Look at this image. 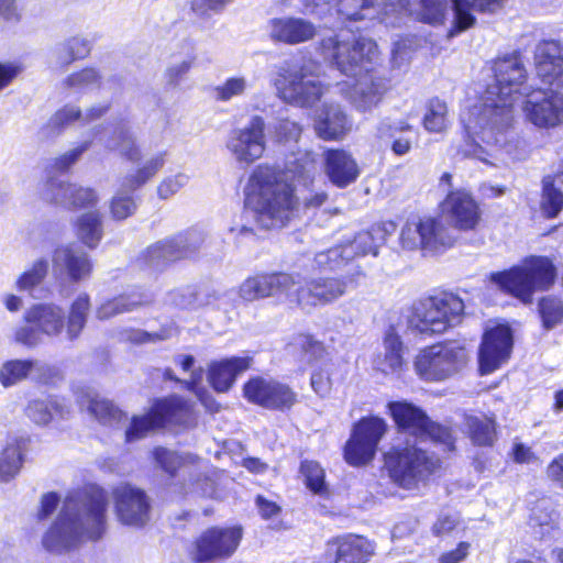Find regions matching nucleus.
Returning <instances> with one entry per match:
<instances>
[{
	"instance_id": "obj_1",
	"label": "nucleus",
	"mask_w": 563,
	"mask_h": 563,
	"mask_svg": "<svg viewBox=\"0 0 563 563\" xmlns=\"http://www.w3.org/2000/svg\"><path fill=\"white\" fill-rule=\"evenodd\" d=\"M493 70L494 81L487 86L484 101L462 115L467 139L460 153L486 164H490L488 156L492 154L478 141L511 154L514 106L523 95H529L525 86L527 71L518 55L498 58Z\"/></svg>"
},
{
	"instance_id": "obj_2",
	"label": "nucleus",
	"mask_w": 563,
	"mask_h": 563,
	"mask_svg": "<svg viewBox=\"0 0 563 563\" xmlns=\"http://www.w3.org/2000/svg\"><path fill=\"white\" fill-rule=\"evenodd\" d=\"M388 410L404 437L405 444H397L385 454V466L390 478L404 489H413L416 484L433 472L438 460L429 456L420 444L430 439L453 449V439L449 428L432 422L417 406L407 401H391Z\"/></svg>"
},
{
	"instance_id": "obj_3",
	"label": "nucleus",
	"mask_w": 563,
	"mask_h": 563,
	"mask_svg": "<svg viewBox=\"0 0 563 563\" xmlns=\"http://www.w3.org/2000/svg\"><path fill=\"white\" fill-rule=\"evenodd\" d=\"M104 495H43L40 519L47 518L60 506L56 522L43 536V547L63 553L79 543L100 539L107 529Z\"/></svg>"
},
{
	"instance_id": "obj_4",
	"label": "nucleus",
	"mask_w": 563,
	"mask_h": 563,
	"mask_svg": "<svg viewBox=\"0 0 563 563\" xmlns=\"http://www.w3.org/2000/svg\"><path fill=\"white\" fill-rule=\"evenodd\" d=\"M245 205L255 222L264 229L285 227L299 211L295 189L283 174L258 165L245 187Z\"/></svg>"
},
{
	"instance_id": "obj_5",
	"label": "nucleus",
	"mask_w": 563,
	"mask_h": 563,
	"mask_svg": "<svg viewBox=\"0 0 563 563\" xmlns=\"http://www.w3.org/2000/svg\"><path fill=\"white\" fill-rule=\"evenodd\" d=\"M556 279V268L545 256H528L509 269L493 273L490 280L501 290L525 303H530L536 291L550 289Z\"/></svg>"
},
{
	"instance_id": "obj_6",
	"label": "nucleus",
	"mask_w": 563,
	"mask_h": 563,
	"mask_svg": "<svg viewBox=\"0 0 563 563\" xmlns=\"http://www.w3.org/2000/svg\"><path fill=\"white\" fill-rule=\"evenodd\" d=\"M311 63L295 64L285 62L277 67L272 79L276 96L285 103L311 108L328 92L329 86L323 84Z\"/></svg>"
},
{
	"instance_id": "obj_7",
	"label": "nucleus",
	"mask_w": 563,
	"mask_h": 563,
	"mask_svg": "<svg viewBox=\"0 0 563 563\" xmlns=\"http://www.w3.org/2000/svg\"><path fill=\"white\" fill-rule=\"evenodd\" d=\"M463 312V300L453 294L443 292L415 301L407 317V324L416 333L441 334L459 324Z\"/></svg>"
},
{
	"instance_id": "obj_8",
	"label": "nucleus",
	"mask_w": 563,
	"mask_h": 563,
	"mask_svg": "<svg viewBox=\"0 0 563 563\" xmlns=\"http://www.w3.org/2000/svg\"><path fill=\"white\" fill-rule=\"evenodd\" d=\"M196 421L192 404L179 396L156 400L148 412L133 417L125 431L128 441L144 438L148 432L167 426L190 427Z\"/></svg>"
},
{
	"instance_id": "obj_9",
	"label": "nucleus",
	"mask_w": 563,
	"mask_h": 563,
	"mask_svg": "<svg viewBox=\"0 0 563 563\" xmlns=\"http://www.w3.org/2000/svg\"><path fill=\"white\" fill-rule=\"evenodd\" d=\"M322 48L334 60L336 68L346 76L368 73L369 65L378 57V47L373 40L366 37L351 40L344 32L324 38Z\"/></svg>"
},
{
	"instance_id": "obj_10",
	"label": "nucleus",
	"mask_w": 563,
	"mask_h": 563,
	"mask_svg": "<svg viewBox=\"0 0 563 563\" xmlns=\"http://www.w3.org/2000/svg\"><path fill=\"white\" fill-rule=\"evenodd\" d=\"M242 539L243 528L240 525L210 527L195 539L190 556L196 563L227 561L236 552Z\"/></svg>"
},
{
	"instance_id": "obj_11",
	"label": "nucleus",
	"mask_w": 563,
	"mask_h": 563,
	"mask_svg": "<svg viewBox=\"0 0 563 563\" xmlns=\"http://www.w3.org/2000/svg\"><path fill=\"white\" fill-rule=\"evenodd\" d=\"M466 362L467 352L457 343L435 344L417 355L415 368L421 378L440 382L459 373Z\"/></svg>"
},
{
	"instance_id": "obj_12",
	"label": "nucleus",
	"mask_w": 563,
	"mask_h": 563,
	"mask_svg": "<svg viewBox=\"0 0 563 563\" xmlns=\"http://www.w3.org/2000/svg\"><path fill=\"white\" fill-rule=\"evenodd\" d=\"M166 152H158L147 158L134 172L124 176L120 189L109 203L110 214L117 221L125 220L137 209L132 192L152 179L165 165Z\"/></svg>"
},
{
	"instance_id": "obj_13",
	"label": "nucleus",
	"mask_w": 563,
	"mask_h": 563,
	"mask_svg": "<svg viewBox=\"0 0 563 563\" xmlns=\"http://www.w3.org/2000/svg\"><path fill=\"white\" fill-rule=\"evenodd\" d=\"M225 146L240 165L250 166L262 158L266 151L264 119L253 115L244 126L231 130Z\"/></svg>"
},
{
	"instance_id": "obj_14",
	"label": "nucleus",
	"mask_w": 563,
	"mask_h": 563,
	"mask_svg": "<svg viewBox=\"0 0 563 563\" xmlns=\"http://www.w3.org/2000/svg\"><path fill=\"white\" fill-rule=\"evenodd\" d=\"M454 239L448 229L433 218H415L406 222L400 233L402 247L435 253L450 247Z\"/></svg>"
},
{
	"instance_id": "obj_15",
	"label": "nucleus",
	"mask_w": 563,
	"mask_h": 563,
	"mask_svg": "<svg viewBox=\"0 0 563 563\" xmlns=\"http://www.w3.org/2000/svg\"><path fill=\"white\" fill-rule=\"evenodd\" d=\"M243 393L250 402L272 410L289 409L297 401L296 393L288 385L260 376L249 379Z\"/></svg>"
},
{
	"instance_id": "obj_16",
	"label": "nucleus",
	"mask_w": 563,
	"mask_h": 563,
	"mask_svg": "<svg viewBox=\"0 0 563 563\" xmlns=\"http://www.w3.org/2000/svg\"><path fill=\"white\" fill-rule=\"evenodd\" d=\"M299 275L289 273L257 274L246 278L240 286V296L246 301L285 296L290 302Z\"/></svg>"
},
{
	"instance_id": "obj_17",
	"label": "nucleus",
	"mask_w": 563,
	"mask_h": 563,
	"mask_svg": "<svg viewBox=\"0 0 563 563\" xmlns=\"http://www.w3.org/2000/svg\"><path fill=\"white\" fill-rule=\"evenodd\" d=\"M376 542L361 534L346 533L330 539L322 555L324 563H368Z\"/></svg>"
},
{
	"instance_id": "obj_18",
	"label": "nucleus",
	"mask_w": 563,
	"mask_h": 563,
	"mask_svg": "<svg viewBox=\"0 0 563 563\" xmlns=\"http://www.w3.org/2000/svg\"><path fill=\"white\" fill-rule=\"evenodd\" d=\"M306 3L320 18L335 15L342 22L372 20L379 14L377 0H306Z\"/></svg>"
},
{
	"instance_id": "obj_19",
	"label": "nucleus",
	"mask_w": 563,
	"mask_h": 563,
	"mask_svg": "<svg viewBox=\"0 0 563 563\" xmlns=\"http://www.w3.org/2000/svg\"><path fill=\"white\" fill-rule=\"evenodd\" d=\"M347 284L342 278L319 277L313 278L306 286L294 289L291 303L305 310L317 306H325L342 297L346 292Z\"/></svg>"
},
{
	"instance_id": "obj_20",
	"label": "nucleus",
	"mask_w": 563,
	"mask_h": 563,
	"mask_svg": "<svg viewBox=\"0 0 563 563\" xmlns=\"http://www.w3.org/2000/svg\"><path fill=\"white\" fill-rule=\"evenodd\" d=\"M512 349V333L508 325H497L484 333L478 358L482 374H490L506 363Z\"/></svg>"
},
{
	"instance_id": "obj_21",
	"label": "nucleus",
	"mask_w": 563,
	"mask_h": 563,
	"mask_svg": "<svg viewBox=\"0 0 563 563\" xmlns=\"http://www.w3.org/2000/svg\"><path fill=\"white\" fill-rule=\"evenodd\" d=\"M528 97L523 110L534 125L549 128L563 123V93L548 96L539 91Z\"/></svg>"
},
{
	"instance_id": "obj_22",
	"label": "nucleus",
	"mask_w": 563,
	"mask_h": 563,
	"mask_svg": "<svg viewBox=\"0 0 563 563\" xmlns=\"http://www.w3.org/2000/svg\"><path fill=\"white\" fill-rule=\"evenodd\" d=\"M538 77L549 86L563 87V44L558 41H543L534 53Z\"/></svg>"
},
{
	"instance_id": "obj_23",
	"label": "nucleus",
	"mask_w": 563,
	"mask_h": 563,
	"mask_svg": "<svg viewBox=\"0 0 563 563\" xmlns=\"http://www.w3.org/2000/svg\"><path fill=\"white\" fill-rule=\"evenodd\" d=\"M442 212L461 230L474 229L481 219V211L472 195L457 189L448 194L442 202Z\"/></svg>"
},
{
	"instance_id": "obj_24",
	"label": "nucleus",
	"mask_w": 563,
	"mask_h": 563,
	"mask_svg": "<svg viewBox=\"0 0 563 563\" xmlns=\"http://www.w3.org/2000/svg\"><path fill=\"white\" fill-rule=\"evenodd\" d=\"M267 32L273 42L297 45L312 40L317 29L306 19L280 16L267 22Z\"/></svg>"
},
{
	"instance_id": "obj_25",
	"label": "nucleus",
	"mask_w": 563,
	"mask_h": 563,
	"mask_svg": "<svg viewBox=\"0 0 563 563\" xmlns=\"http://www.w3.org/2000/svg\"><path fill=\"white\" fill-rule=\"evenodd\" d=\"M388 88L389 81L385 77L368 74L345 92V98L357 111L366 112L379 104Z\"/></svg>"
},
{
	"instance_id": "obj_26",
	"label": "nucleus",
	"mask_w": 563,
	"mask_h": 563,
	"mask_svg": "<svg viewBox=\"0 0 563 563\" xmlns=\"http://www.w3.org/2000/svg\"><path fill=\"white\" fill-rule=\"evenodd\" d=\"M352 128V122L340 104L324 103L316 112L314 130L323 140H338L344 136Z\"/></svg>"
},
{
	"instance_id": "obj_27",
	"label": "nucleus",
	"mask_w": 563,
	"mask_h": 563,
	"mask_svg": "<svg viewBox=\"0 0 563 563\" xmlns=\"http://www.w3.org/2000/svg\"><path fill=\"white\" fill-rule=\"evenodd\" d=\"M118 520L130 527L140 528L150 520L151 503L147 495H114Z\"/></svg>"
},
{
	"instance_id": "obj_28",
	"label": "nucleus",
	"mask_w": 563,
	"mask_h": 563,
	"mask_svg": "<svg viewBox=\"0 0 563 563\" xmlns=\"http://www.w3.org/2000/svg\"><path fill=\"white\" fill-rule=\"evenodd\" d=\"M251 363L249 356L213 361L208 366V382L216 391L225 393L233 386L236 376L250 368Z\"/></svg>"
},
{
	"instance_id": "obj_29",
	"label": "nucleus",
	"mask_w": 563,
	"mask_h": 563,
	"mask_svg": "<svg viewBox=\"0 0 563 563\" xmlns=\"http://www.w3.org/2000/svg\"><path fill=\"white\" fill-rule=\"evenodd\" d=\"M55 269L65 271L73 282H80L90 276L92 264L88 255L80 249L64 245L55 250L53 254Z\"/></svg>"
},
{
	"instance_id": "obj_30",
	"label": "nucleus",
	"mask_w": 563,
	"mask_h": 563,
	"mask_svg": "<svg viewBox=\"0 0 563 563\" xmlns=\"http://www.w3.org/2000/svg\"><path fill=\"white\" fill-rule=\"evenodd\" d=\"M325 174L336 187L344 188L353 184L360 176V168L352 155L341 150L325 153Z\"/></svg>"
},
{
	"instance_id": "obj_31",
	"label": "nucleus",
	"mask_w": 563,
	"mask_h": 563,
	"mask_svg": "<svg viewBox=\"0 0 563 563\" xmlns=\"http://www.w3.org/2000/svg\"><path fill=\"white\" fill-rule=\"evenodd\" d=\"M377 136L391 140V151L398 156L406 155L417 142L418 133L406 120L383 119L377 126Z\"/></svg>"
},
{
	"instance_id": "obj_32",
	"label": "nucleus",
	"mask_w": 563,
	"mask_h": 563,
	"mask_svg": "<svg viewBox=\"0 0 563 563\" xmlns=\"http://www.w3.org/2000/svg\"><path fill=\"white\" fill-rule=\"evenodd\" d=\"M25 323L35 324L43 334L55 336L65 328L64 310L53 303L32 306L24 313Z\"/></svg>"
},
{
	"instance_id": "obj_33",
	"label": "nucleus",
	"mask_w": 563,
	"mask_h": 563,
	"mask_svg": "<svg viewBox=\"0 0 563 563\" xmlns=\"http://www.w3.org/2000/svg\"><path fill=\"white\" fill-rule=\"evenodd\" d=\"M506 0H452L453 2V27L449 31V36H455L460 32L473 26L476 19L472 11L494 12L499 9Z\"/></svg>"
},
{
	"instance_id": "obj_34",
	"label": "nucleus",
	"mask_w": 563,
	"mask_h": 563,
	"mask_svg": "<svg viewBox=\"0 0 563 563\" xmlns=\"http://www.w3.org/2000/svg\"><path fill=\"white\" fill-rule=\"evenodd\" d=\"M29 440L24 437H9L0 453V483L11 482L21 471Z\"/></svg>"
},
{
	"instance_id": "obj_35",
	"label": "nucleus",
	"mask_w": 563,
	"mask_h": 563,
	"mask_svg": "<svg viewBox=\"0 0 563 563\" xmlns=\"http://www.w3.org/2000/svg\"><path fill=\"white\" fill-rule=\"evenodd\" d=\"M385 241V231L379 225H374L368 230L360 231L353 239H347L341 244L343 253L349 261L356 256L378 254L379 246Z\"/></svg>"
},
{
	"instance_id": "obj_36",
	"label": "nucleus",
	"mask_w": 563,
	"mask_h": 563,
	"mask_svg": "<svg viewBox=\"0 0 563 563\" xmlns=\"http://www.w3.org/2000/svg\"><path fill=\"white\" fill-rule=\"evenodd\" d=\"M153 301V294L147 290L131 291L101 303L96 310L99 320H108L118 314L133 311Z\"/></svg>"
},
{
	"instance_id": "obj_37",
	"label": "nucleus",
	"mask_w": 563,
	"mask_h": 563,
	"mask_svg": "<svg viewBox=\"0 0 563 563\" xmlns=\"http://www.w3.org/2000/svg\"><path fill=\"white\" fill-rule=\"evenodd\" d=\"M104 146L110 151L118 152L129 162L141 159V148L136 143V137L132 129L126 124L119 125L111 137L104 141Z\"/></svg>"
},
{
	"instance_id": "obj_38",
	"label": "nucleus",
	"mask_w": 563,
	"mask_h": 563,
	"mask_svg": "<svg viewBox=\"0 0 563 563\" xmlns=\"http://www.w3.org/2000/svg\"><path fill=\"white\" fill-rule=\"evenodd\" d=\"M104 146L110 151L118 152L129 162L141 159V148L136 143V137L132 129L126 124L119 125L111 137L104 141Z\"/></svg>"
},
{
	"instance_id": "obj_39",
	"label": "nucleus",
	"mask_w": 563,
	"mask_h": 563,
	"mask_svg": "<svg viewBox=\"0 0 563 563\" xmlns=\"http://www.w3.org/2000/svg\"><path fill=\"white\" fill-rule=\"evenodd\" d=\"M374 364L375 368L384 374H393L401 369L402 343L393 331L387 332L384 339V354L378 355Z\"/></svg>"
},
{
	"instance_id": "obj_40",
	"label": "nucleus",
	"mask_w": 563,
	"mask_h": 563,
	"mask_svg": "<svg viewBox=\"0 0 563 563\" xmlns=\"http://www.w3.org/2000/svg\"><path fill=\"white\" fill-rule=\"evenodd\" d=\"M79 402L81 407L87 406L88 411L104 424L120 422L123 417V412L110 400L90 391L81 396Z\"/></svg>"
},
{
	"instance_id": "obj_41",
	"label": "nucleus",
	"mask_w": 563,
	"mask_h": 563,
	"mask_svg": "<svg viewBox=\"0 0 563 563\" xmlns=\"http://www.w3.org/2000/svg\"><path fill=\"white\" fill-rule=\"evenodd\" d=\"M76 232L85 245L90 249L96 247L103 234L101 213L98 210H90L79 216L76 221Z\"/></svg>"
},
{
	"instance_id": "obj_42",
	"label": "nucleus",
	"mask_w": 563,
	"mask_h": 563,
	"mask_svg": "<svg viewBox=\"0 0 563 563\" xmlns=\"http://www.w3.org/2000/svg\"><path fill=\"white\" fill-rule=\"evenodd\" d=\"M465 429L476 445H492L496 439L495 421L486 416H466Z\"/></svg>"
},
{
	"instance_id": "obj_43",
	"label": "nucleus",
	"mask_w": 563,
	"mask_h": 563,
	"mask_svg": "<svg viewBox=\"0 0 563 563\" xmlns=\"http://www.w3.org/2000/svg\"><path fill=\"white\" fill-rule=\"evenodd\" d=\"M90 310V298L80 294L73 301L66 324V336L69 341L76 340L84 330Z\"/></svg>"
},
{
	"instance_id": "obj_44",
	"label": "nucleus",
	"mask_w": 563,
	"mask_h": 563,
	"mask_svg": "<svg viewBox=\"0 0 563 563\" xmlns=\"http://www.w3.org/2000/svg\"><path fill=\"white\" fill-rule=\"evenodd\" d=\"M219 295L216 291L195 295L190 289H176L167 294L166 303L180 309L201 306H216Z\"/></svg>"
},
{
	"instance_id": "obj_45",
	"label": "nucleus",
	"mask_w": 563,
	"mask_h": 563,
	"mask_svg": "<svg viewBox=\"0 0 563 563\" xmlns=\"http://www.w3.org/2000/svg\"><path fill=\"white\" fill-rule=\"evenodd\" d=\"M42 368L37 361H8L0 367V384L5 388L11 387L25 379L34 369Z\"/></svg>"
},
{
	"instance_id": "obj_46",
	"label": "nucleus",
	"mask_w": 563,
	"mask_h": 563,
	"mask_svg": "<svg viewBox=\"0 0 563 563\" xmlns=\"http://www.w3.org/2000/svg\"><path fill=\"white\" fill-rule=\"evenodd\" d=\"M387 431V424L384 419L378 417L362 418L353 426L352 435L363 442L377 449L379 441Z\"/></svg>"
},
{
	"instance_id": "obj_47",
	"label": "nucleus",
	"mask_w": 563,
	"mask_h": 563,
	"mask_svg": "<svg viewBox=\"0 0 563 563\" xmlns=\"http://www.w3.org/2000/svg\"><path fill=\"white\" fill-rule=\"evenodd\" d=\"M173 239L159 241L151 245L143 254L144 262L153 268H159L168 262L179 260Z\"/></svg>"
},
{
	"instance_id": "obj_48",
	"label": "nucleus",
	"mask_w": 563,
	"mask_h": 563,
	"mask_svg": "<svg viewBox=\"0 0 563 563\" xmlns=\"http://www.w3.org/2000/svg\"><path fill=\"white\" fill-rule=\"evenodd\" d=\"M556 181L551 176L543 179L541 210L548 218H555L563 209V191L556 186Z\"/></svg>"
},
{
	"instance_id": "obj_49",
	"label": "nucleus",
	"mask_w": 563,
	"mask_h": 563,
	"mask_svg": "<svg viewBox=\"0 0 563 563\" xmlns=\"http://www.w3.org/2000/svg\"><path fill=\"white\" fill-rule=\"evenodd\" d=\"M542 325L552 330L563 322V300L555 296H545L538 303Z\"/></svg>"
},
{
	"instance_id": "obj_50",
	"label": "nucleus",
	"mask_w": 563,
	"mask_h": 563,
	"mask_svg": "<svg viewBox=\"0 0 563 563\" xmlns=\"http://www.w3.org/2000/svg\"><path fill=\"white\" fill-rule=\"evenodd\" d=\"M376 451L377 449L373 448V445H369L351 434L345 444L344 457L350 465L362 466L374 459Z\"/></svg>"
},
{
	"instance_id": "obj_51",
	"label": "nucleus",
	"mask_w": 563,
	"mask_h": 563,
	"mask_svg": "<svg viewBox=\"0 0 563 563\" xmlns=\"http://www.w3.org/2000/svg\"><path fill=\"white\" fill-rule=\"evenodd\" d=\"M423 124L430 132H442L445 130L449 124L446 103L438 98L431 99L427 104Z\"/></svg>"
},
{
	"instance_id": "obj_52",
	"label": "nucleus",
	"mask_w": 563,
	"mask_h": 563,
	"mask_svg": "<svg viewBox=\"0 0 563 563\" xmlns=\"http://www.w3.org/2000/svg\"><path fill=\"white\" fill-rule=\"evenodd\" d=\"M177 328L174 324L163 327L157 332H146L140 329H129L120 333V340L136 344L148 342L165 341L177 334Z\"/></svg>"
},
{
	"instance_id": "obj_53",
	"label": "nucleus",
	"mask_w": 563,
	"mask_h": 563,
	"mask_svg": "<svg viewBox=\"0 0 563 563\" xmlns=\"http://www.w3.org/2000/svg\"><path fill=\"white\" fill-rule=\"evenodd\" d=\"M48 272V261L45 258L36 260L30 268L23 272L15 282V287L20 291H31L41 285Z\"/></svg>"
},
{
	"instance_id": "obj_54",
	"label": "nucleus",
	"mask_w": 563,
	"mask_h": 563,
	"mask_svg": "<svg viewBox=\"0 0 563 563\" xmlns=\"http://www.w3.org/2000/svg\"><path fill=\"white\" fill-rule=\"evenodd\" d=\"M172 239L180 260L195 254L202 245L205 235L201 231L191 229Z\"/></svg>"
},
{
	"instance_id": "obj_55",
	"label": "nucleus",
	"mask_w": 563,
	"mask_h": 563,
	"mask_svg": "<svg viewBox=\"0 0 563 563\" xmlns=\"http://www.w3.org/2000/svg\"><path fill=\"white\" fill-rule=\"evenodd\" d=\"M249 88V81L243 76H234L225 79L218 85L213 92L214 98L219 101H230L233 98L242 97Z\"/></svg>"
},
{
	"instance_id": "obj_56",
	"label": "nucleus",
	"mask_w": 563,
	"mask_h": 563,
	"mask_svg": "<svg viewBox=\"0 0 563 563\" xmlns=\"http://www.w3.org/2000/svg\"><path fill=\"white\" fill-rule=\"evenodd\" d=\"M300 474L312 493H322L327 489L324 470L318 462L303 461L300 466Z\"/></svg>"
},
{
	"instance_id": "obj_57",
	"label": "nucleus",
	"mask_w": 563,
	"mask_h": 563,
	"mask_svg": "<svg viewBox=\"0 0 563 563\" xmlns=\"http://www.w3.org/2000/svg\"><path fill=\"white\" fill-rule=\"evenodd\" d=\"M347 262L350 261L343 253L340 244L327 251L317 253L313 258V267L319 271H333L342 267Z\"/></svg>"
},
{
	"instance_id": "obj_58",
	"label": "nucleus",
	"mask_w": 563,
	"mask_h": 563,
	"mask_svg": "<svg viewBox=\"0 0 563 563\" xmlns=\"http://www.w3.org/2000/svg\"><path fill=\"white\" fill-rule=\"evenodd\" d=\"M73 184L49 179L41 190V197L52 203L67 206Z\"/></svg>"
},
{
	"instance_id": "obj_59",
	"label": "nucleus",
	"mask_w": 563,
	"mask_h": 563,
	"mask_svg": "<svg viewBox=\"0 0 563 563\" xmlns=\"http://www.w3.org/2000/svg\"><path fill=\"white\" fill-rule=\"evenodd\" d=\"M202 378V372L196 371L192 372L191 379L184 380L183 384L186 389L192 391L197 398L200 400L202 406L207 411L214 413L220 410V404L212 397V395L202 387H199L198 384Z\"/></svg>"
},
{
	"instance_id": "obj_60",
	"label": "nucleus",
	"mask_w": 563,
	"mask_h": 563,
	"mask_svg": "<svg viewBox=\"0 0 563 563\" xmlns=\"http://www.w3.org/2000/svg\"><path fill=\"white\" fill-rule=\"evenodd\" d=\"M57 412V404L52 399L32 400L26 407V415L37 424H47Z\"/></svg>"
},
{
	"instance_id": "obj_61",
	"label": "nucleus",
	"mask_w": 563,
	"mask_h": 563,
	"mask_svg": "<svg viewBox=\"0 0 563 563\" xmlns=\"http://www.w3.org/2000/svg\"><path fill=\"white\" fill-rule=\"evenodd\" d=\"M100 75L93 68H85L80 71L74 73L66 79V86L74 89H89L99 87Z\"/></svg>"
},
{
	"instance_id": "obj_62",
	"label": "nucleus",
	"mask_w": 563,
	"mask_h": 563,
	"mask_svg": "<svg viewBox=\"0 0 563 563\" xmlns=\"http://www.w3.org/2000/svg\"><path fill=\"white\" fill-rule=\"evenodd\" d=\"M446 12V0H421V20L430 24L442 23Z\"/></svg>"
},
{
	"instance_id": "obj_63",
	"label": "nucleus",
	"mask_w": 563,
	"mask_h": 563,
	"mask_svg": "<svg viewBox=\"0 0 563 563\" xmlns=\"http://www.w3.org/2000/svg\"><path fill=\"white\" fill-rule=\"evenodd\" d=\"M192 60L191 56H187L181 60L172 63L164 74L166 84L169 87H177L189 71Z\"/></svg>"
},
{
	"instance_id": "obj_64",
	"label": "nucleus",
	"mask_w": 563,
	"mask_h": 563,
	"mask_svg": "<svg viewBox=\"0 0 563 563\" xmlns=\"http://www.w3.org/2000/svg\"><path fill=\"white\" fill-rule=\"evenodd\" d=\"M188 176L178 173L173 176L164 178L157 186V195L161 199H168L177 194L188 183Z\"/></svg>"
}]
</instances>
